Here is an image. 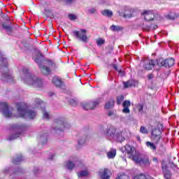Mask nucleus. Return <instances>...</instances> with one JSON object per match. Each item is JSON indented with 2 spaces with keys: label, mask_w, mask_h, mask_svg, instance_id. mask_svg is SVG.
<instances>
[{
  "label": "nucleus",
  "mask_w": 179,
  "mask_h": 179,
  "mask_svg": "<svg viewBox=\"0 0 179 179\" xmlns=\"http://www.w3.org/2000/svg\"><path fill=\"white\" fill-rule=\"evenodd\" d=\"M125 150L127 152L129 159L133 160L136 164H140V166H150V162L149 161V157H142V155L136 152L135 147L131 146L129 145H125Z\"/></svg>",
  "instance_id": "2"
},
{
  "label": "nucleus",
  "mask_w": 179,
  "mask_h": 179,
  "mask_svg": "<svg viewBox=\"0 0 179 179\" xmlns=\"http://www.w3.org/2000/svg\"><path fill=\"white\" fill-rule=\"evenodd\" d=\"M137 110H138L140 113H143V105H142V104H138V105H137Z\"/></svg>",
  "instance_id": "40"
},
{
  "label": "nucleus",
  "mask_w": 179,
  "mask_h": 179,
  "mask_svg": "<svg viewBox=\"0 0 179 179\" xmlns=\"http://www.w3.org/2000/svg\"><path fill=\"white\" fill-rule=\"evenodd\" d=\"M162 170L164 174V178L166 179H171V172L169 170H167V166H162Z\"/></svg>",
  "instance_id": "17"
},
{
  "label": "nucleus",
  "mask_w": 179,
  "mask_h": 179,
  "mask_svg": "<svg viewBox=\"0 0 179 179\" xmlns=\"http://www.w3.org/2000/svg\"><path fill=\"white\" fill-rule=\"evenodd\" d=\"M97 106H99L98 101L87 102L83 104V108L84 110H93Z\"/></svg>",
  "instance_id": "13"
},
{
  "label": "nucleus",
  "mask_w": 179,
  "mask_h": 179,
  "mask_svg": "<svg viewBox=\"0 0 179 179\" xmlns=\"http://www.w3.org/2000/svg\"><path fill=\"white\" fill-rule=\"evenodd\" d=\"M0 61L1 62V66L0 68V71L1 72V79L6 82H11L12 79H13V76L9 72V69H8V60L6 58L3 57V56L0 53Z\"/></svg>",
  "instance_id": "5"
},
{
  "label": "nucleus",
  "mask_w": 179,
  "mask_h": 179,
  "mask_svg": "<svg viewBox=\"0 0 179 179\" xmlns=\"http://www.w3.org/2000/svg\"><path fill=\"white\" fill-rule=\"evenodd\" d=\"M152 162H155V164H157L159 163V160H157V158L154 157L152 159Z\"/></svg>",
  "instance_id": "45"
},
{
  "label": "nucleus",
  "mask_w": 179,
  "mask_h": 179,
  "mask_svg": "<svg viewBox=\"0 0 179 179\" xmlns=\"http://www.w3.org/2000/svg\"><path fill=\"white\" fill-rule=\"evenodd\" d=\"M13 128H17V129H20V127L14 125Z\"/></svg>",
  "instance_id": "49"
},
{
  "label": "nucleus",
  "mask_w": 179,
  "mask_h": 179,
  "mask_svg": "<svg viewBox=\"0 0 179 179\" xmlns=\"http://www.w3.org/2000/svg\"><path fill=\"white\" fill-rule=\"evenodd\" d=\"M162 131H163V124L159 123L157 128L152 130L151 139L156 145L160 142L162 139Z\"/></svg>",
  "instance_id": "7"
},
{
  "label": "nucleus",
  "mask_w": 179,
  "mask_h": 179,
  "mask_svg": "<svg viewBox=\"0 0 179 179\" xmlns=\"http://www.w3.org/2000/svg\"><path fill=\"white\" fill-rule=\"evenodd\" d=\"M21 79L24 80V83H27L33 87H43V80L36 76H31L29 75V69H22V75L21 76Z\"/></svg>",
  "instance_id": "4"
},
{
  "label": "nucleus",
  "mask_w": 179,
  "mask_h": 179,
  "mask_svg": "<svg viewBox=\"0 0 179 179\" xmlns=\"http://www.w3.org/2000/svg\"><path fill=\"white\" fill-rule=\"evenodd\" d=\"M108 117H112V118H114L115 117V113L113 110H110L108 113Z\"/></svg>",
  "instance_id": "42"
},
{
  "label": "nucleus",
  "mask_w": 179,
  "mask_h": 179,
  "mask_svg": "<svg viewBox=\"0 0 179 179\" xmlns=\"http://www.w3.org/2000/svg\"><path fill=\"white\" fill-rule=\"evenodd\" d=\"M117 155V150L115 149H111L107 152V157L108 159H114Z\"/></svg>",
  "instance_id": "19"
},
{
  "label": "nucleus",
  "mask_w": 179,
  "mask_h": 179,
  "mask_svg": "<svg viewBox=\"0 0 179 179\" xmlns=\"http://www.w3.org/2000/svg\"><path fill=\"white\" fill-rule=\"evenodd\" d=\"M145 144L146 146H148V148H150L152 150H156V145H155L153 143L150 141H147Z\"/></svg>",
  "instance_id": "32"
},
{
  "label": "nucleus",
  "mask_w": 179,
  "mask_h": 179,
  "mask_svg": "<svg viewBox=\"0 0 179 179\" xmlns=\"http://www.w3.org/2000/svg\"><path fill=\"white\" fill-rule=\"evenodd\" d=\"M155 65H156V62L153 60H145L144 62V68L145 69H148V71H150V69H153L155 68Z\"/></svg>",
  "instance_id": "14"
},
{
  "label": "nucleus",
  "mask_w": 179,
  "mask_h": 179,
  "mask_svg": "<svg viewBox=\"0 0 179 179\" xmlns=\"http://www.w3.org/2000/svg\"><path fill=\"white\" fill-rule=\"evenodd\" d=\"M124 96L123 95H120L117 97V104L120 105L121 103L124 101Z\"/></svg>",
  "instance_id": "34"
},
{
  "label": "nucleus",
  "mask_w": 179,
  "mask_h": 179,
  "mask_svg": "<svg viewBox=\"0 0 179 179\" xmlns=\"http://www.w3.org/2000/svg\"><path fill=\"white\" fill-rule=\"evenodd\" d=\"M124 17L126 19H129V17H132V12L129 10H126L124 14Z\"/></svg>",
  "instance_id": "33"
},
{
  "label": "nucleus",
  "mask_w": 179,
  "mask_h": 179,
  "mask_svg": "<svg viewBox=\"0 0 179 179\" xmlns=\"http://www.w3.org/2000/svg\"><path fill=\"white\" fill-rule=\"evenodd\" d=\"M20 134L17 133V134H14L8 138V141H13V139H17V138H19V136Z\"/></svg>",
  "instance_id": "37"
},
{
  "label": "nucleus",
  "mask_w": 179,
  "mask_h": 179,
  "mask_svg": "<svg viewBox=\"0 0 179 179\" xmlns=\"http://www.w3.org/2000/svg\"><path fill=\"white\" fill-rule=\"evenodd\" d=\"M43 58V55L41 53H38V57L34 58V61L36 64H38L41 68V71L43 75H50L51 73V69L55 66V64L52 61H46L44 63V65L41 66L40 64H41V59Z\"/></svg>",
  "instance_id": "6"
},
{
  "label": "nucleus",
  "mask_w": 179,
  "mask_h": 179,
  "mask_svg": "<svg viewBox=\"0 0 179 179\" xmlns=\"http://www.w3.org/2000/svg\"><path fill=\"white\" fill-rule=\"evenodd\" d=\"M96 12H97V10L94 8H91L88 10V13H90L91 15L96 13Z\"/></svg>",
  "instance_id": "41"
},
{
  "label": "nucleus",
  "mask_w": 179,
  "mask_h": 179,
  "mask_svg": "<svg viewBox=\"0 0 179 179\" xmlns=\"http://www.w3.org/2000/svg\"><path fill=\"white\" fill-rule=\"evenodd\" d=\"M87 141H89V137L84 136L78 141V145L82 146V145H85Z\"/></svg>",
  "instance_id": "26"
},
{
  "label": "nucleus",
  "mask_w": 179,
  "mask_h": 179,
  "mask_svg": "<svg viewBox=\"0 0 179 179\" xmlns=\"http://www.w3.org/2000/svg\"><path fill=\"white\" fill-rule=\"evenodd\" d=\"M99 176L101 179H110V177H111V171L108 169H101L99 172Z\"/></svg>",
  "instance_id": "12"
},
{
  "label": "nucleus",
  "mask_w": 179,
  "mask_h": 179,
  "mask_svg": "<svg viewBox=\"0 0 179 179\" xmlns=\"http://www.w3.org/2000/svg\"><path fill=\"white\" fill-rule=\"evenodd\" d=\"M3 28L5 29L8 34H10L12 32V25L8 24L6 23L3 24Z\"/></svg>",
  "instance_id": "22"
},
{
  "label": "nucleus",
  "mask_w": 179,
  "mask_h": 179,
  "mask_svg": "<svg viewBox=\"0 0 179 179\" xmlns=\"http://www.w3.org/2000/svg\"><path fill=\"white\" fill-rule=\"evenodd\" d=\"M148 79L150 80V79H153V74H150L148 76Z\"/></svg>",
  "instance_id": "47"
},
{
  "label": "nucleus",
  "mask_w": 179,
  "mask_h": 179,
  "mask_svg": "<svg viewBox=\"0 0 179 179\" xmlns=\"http://www.w3.org/2000/svg\"><path fill=\"white\" fill-rule=\"evenodd\" d=\"M104 134L110 139H116L118 142H124L128 135V131L125 129H115L113 126H108Z\"/></svg>",
  "instance_id": "3"
},
{
  "label": "nucleus",
  "mask_w": 179,
  "mask_h": 179,
  "mask_svg": "<svg viewBox=\"0 0 179 179\" xmlns=\"http://www.w3.org/2000/svg\"><path fill=\"white\" fill-rule=\"evenodd\" d=\"M10 171V169L9 168H6L3 170V173L6 174V173H9Z\"/></svg>",
  "instance_id": "44"
},
{
  "label": "nucleus",
  "mask_w": 179,
  "mask_h": 179,
  "mask_svg": "<svg viewBox=\"0 0 179 179\" xmlns=\"http://www.w3.org/2000/svg\"><path fill=\"white\" fill-rule=\"evenodd\" d=\"M138 85V81L134 80H130L126 83H124V86L127 89L128 87H134Z\"/></svg>",
  "instance_id": "16"
},
{
  "label": "nucleus",
  "mask_w": 179,
  "mask_h": 179,
  "mask_svg": "<svg viewBox=\"0 0 179 179\" xmlns=\"http://www.w3.org/2000/svg\"><path fill=\"white\" fill-rule=\"evenodd\" d=\"M104 43H106V41H104V39H103V38H99L96 41V43L98 45H103V44H104Z\"/></svg>",
  "instance_id": "36"
},
{
  "label": "nucleus",
  "mask_w": 179,
  "mask_h": 179,
  "mask_svg": "<svg viewBox=\"0 0 179 179\" xmlns=\"http://www.w3.org/2000/svg\"><path fill=\"white\" fill-rule=\"evenodd\" d=\"M103 16H106L107 17H111L113 16V11L109 10H104L101 12Z\"/></svg>",
  "instance_id": "23"
},
{
  "label": "nucleus",
  "mask_w": 179,
  "mask_h": 179,
  "mask_svg": "<svg viewBox=\"0 0 179 179\" xmlns=\"http://www.w3.org/2000/svg\"><path fill=\"white\" fill-rule=\"evenodd\" d=\"M174 59L171 58V59H165V66L167 68H170V66H173L174 65Z\"/></svg>",
  "instance_id": "20"
},
{
  "label": "nucleus",
  "mask_w": 179,
  "mask_h": 179,
  "mask_svg": "<svg viewBox=\"0 0 179 179\" xmlns=\"http://www.w3.org/2000/svg\"><path fill=\"white\" fill-rule=\"evenodd\" d=\"M116 179H129V176L125 175V174H119L117 175V177Z\"/></svg>",
  "instance_id": "35"
},
{
  "label": "nucleus",
  "mask_w": 179,
  "mask_h": 179,
  "mask_svg": "<svg viewBox=\"0 0 179 179\" xmlns=\"http://www.w3.org/2000/svg\"><path fill=\"white\" fill-rule=\"evenodd\" d=\"M122 106L124 107L122 113H124L125 114H129V107H131V102L129 101H124L122 103Z\"/></svg>",
  "instance_id": "15"
},
{
  "label": "nucleus",
  "mask_w": 179,
  "mask_h": 179,
  "mask_svg": "<svg viewBox=\"0 0 179 179\" xmlns=\"http://www.w3.org/2000/svg\"><path fill=\"white\" fill-rule=\"evenodd\" d=\"M157 65L158 66H166V59L163 58H159L157 59Z\"/></svg>",
  "instance_id": "24"
},
{
  "label": "nucleus",
  "mask_w": 179,
  "mask_h": 179,
  "mask_svg": "<svg viewBox=\"0 0 179 179\" xmlns=\"http://www.w3.org/2000/svg\"><path fill=\"white\" fill-rule=\"evenodd\" d=\"M87 107H90L89 106H87Z\"/></svg>",
  "instance_id": "53"
},
{
  "label": "nucleus",
  "mask_w": 179,
  "mask_h": 179,
  "mask_svg": "<svg viewBox=\"0 0 179 179\" xmlns=\"http://www.w3.org/2000/svg\"><path fill=\"white\" fill-rule=\"evenodd\" d=\"M113 68H114V69H115V71H117V72L121 73V70H118V67H117L116 65H114Z\"/></svg>",
  "instance_id": "46"
},
{
  "label": "nucleus",
  "mask_w": 179,
  "mask_h": 179,
  "mask_svg": "<svg viewBox=\"0 0 179 179\" xmlns=\"http://www.w3.org/2000/svg\"><path fill=\"white\" fill-rule=\"evenodd\" d=\"M114 99H110L109 101L106 102L105 104V108H112V107H114Z\"/></svg>",
  "instance_id": "25"
},
{
  "label": "nucleus",
  "mask_w": 179,
  "mask_h": 179,
  "mask_svg": "<svg viewBox=\"0 0 179 179\" xmlns=\"http://www.w3.org/2000/svg\"><path fill=\"white\" fill-rule=\"evenodd\" d=\"M133 179H153V178H149L143 174L136 176Z\"/></svg>",
  "instance_id": "31"
},
{
  "label": "nucleus",
  "mask_w": 179,
  "mask_h": 179,
  "mask_svg": "<svg viewBox=\"0 0 179 179\" xmlns=\"http://www.w3.org/2000/svg\"><path fill=\"white\" fill-rule=\"evenodd\" d=\"M22 160H23V157H22L21 155H19L16 158H13V163L14 164H19V163H20V162H22Z\"/></svg>",
  "instance_id": "28"
},
{
  "label": "nucleus",
  "mask_w": 179,
  "mask_h": 179,
  "mask_svg": "<svg viewBox=\"0 0 179 179\" xmlns=\"http://www.w3.org/2000/svg\"><path fill=\"white\" fill-rule=\"evenodd\" d=\"M140 132H141V134H148V129H146V127L143 126H141L140 129Z\"/></svg>",
  "instance_id": "38"
},
{
  "label": "nucleus",
  "mask_w": 179,
  "mask_h": 179,
  "mask_svg": "<svg viewBox=\"0 0 179 179\" xmlns=\"http://www.w3.org/2000/svg\"><path fill=\"white\" fill-rule=\"evenodd\" d=\"M141 15L144 16L145 20L147 22H150V20H157L160 22L162 20V16H160L159 14L155 15V13H153V10H144Z\"/></svg>",
  "instance_id": "8"
},
{
  "label": "nucleus",
  "mask_w": 179,
  "mask_h": 179,
  "mask_svg": "<svg viewBox=\"0 0 179 179\" xmlns=\"http://www.w3.org/2000/svg\"><path fill=\"white\" fill-rule=\"evenodd\" d=\"M17 114L13 115L9 110V106L6 102L0 103V112L6 118H13V117H20L21 118H26L27 120H33L37 115L36 111L32 110H27V105L24 103H20L17 104Z\"/></svg>",
  "instance_id": "1"
},
{
  "label": "nucleus",
  "mask_w": 179,
  "mask_h": 179,
  "mask_svg": "<svg viewBox=\"0 0 179 179\" xmlns=\"http://www.w3.org/2000/svg\"><path fill=\"white\" fill-rule=\"evenodd\" d=\"M73 103H75V100H73V99H70V103H71V104H73Z\"/></svg>",
  "instance_id": "48"
},
{
  "label": "nucleus",
  "mask_w": 179,
  "mask_h": 179,
  "mask_svg": "<svg viewBox=\"0 0 179 179\" xmlns=\"http://www.w3.org/2000/svg\"><path fill=\"white\" fill-rule=\"evenodd\" d=\"M69 19H70V20H76V19H78V17L76 15L69 14Z\"/></svg>",
  "instance_id": "39"
},
{
  "label": "nucleus",
  "mask_w": 179,
  "mask_h": 179,
  "mask_svg": "<svg viewBox=\"0 0 179 179\" xmlns=\"http://www.w3.org/2000/svg\"><path fill=\"white\" fill-rule=\"evenodd\" d=\"M50 159H52V157H50Z\"/></svg>",
  "instance_id": "52"
},
{
  "label": "nucleus",
  "mask_w": 179,
  "mask_h": 179,
  "mask_svg": "<svg viewBox=\"0 0 179 179\" xmlns=\"http://www.w3.org/2000/svg\"><path fill=\"white\" fill-rule=\"evenodd\" d=\"M136 139H137L139 142H141V137H140L139 136H136Z\"/></svg>",
  "instance_id": "50"
},
{
  "label": "nucleus",
  "mask_w": 179,
  "mask_h": 179,
  "mask_svg": "<svg viewBox=\"0 0 179 179\" xmlns=\"http://www.w3.org/2000/svg\"><path fill=\"white\" fill-rule=\"evenodd\" d=\"M65 166L66 167V169H68V170H72V169H73V167H75V164H73L71 161H69V162H66Z\"/></svg>",
  "instance_id": "29"
},
{
  "label": "nucleus",
  "mask_w": 179,
  "mask_h": 179,
  "mask_svg": "<svg viewBox=\"0 0 179 179\" xmlns=\"http://www.w3.org/2000/svg\"><path fill=\"white\" fill-rule=\"evenodd\" d=\"M87 176H89V171H81L78 173V178H80V177H86Z\"/></svg>",
  "instance_id": "30"
},
{
  "label": "nucleus",
  "mask_w": 179,
  "mask_h": 179,
  "mask_svg": "<svg viewBox=\"0 0 179 179\" xmlns=\"http://www.w3.org/2000/svg\"><path fill=\"white\" fill-rule=\"evenodd\" d=\"M74 1L75 0H64V2L66 3V5H71L73 3Z\"/></svg>",
  "instance_id": "43"
},
{
  "label": "nucleus",
  "mask_w": 179,
  "mask_h": 179,
  "mask_svg": "<svg viewBox=\"0 0 179 179\" xmlns=\"http://www.w3.org/2000/svg\"><path fill=\"white\" fill-rule=\"evenodd\" d=\"M122 29H123L122 27H120V26L112 25L110 27V30L112 31H121V30Z\"/></svg>",
  "instance_id": "27"
},
{
  "label": "nucleus",
  "mask_w": 179,
  "mask_h": 179,
  "mask_svg": "<svg viewBox=\"0 0 179 179\" xmlns=\"http://www.w3.org/2000/svg\"><path fill=\"white\" fill-rule=\"evenodd\" d=\"M153 29H154V30H156V29H157V25H155V26L153 27Z\"/></svg>",
  "instance_id": "51"
},
{
  "label": "nucleus",
  "mask_w": 179,
  "mask_h": 179,
  "mask_svg": "<svg viewBox=\"0 0 179 179\" xmlns=\"http://www.w3.org/2000/svg\"><path fill=\"white\" fill-rule=\"evenodd\" d=\"M52 83L56 86V87H60L61 85H62V81L59 77H54L52 79Z\"/></svg>",
  "instance_id": "18"
},
{
  "label": "nucleus",
  "mask_w": 179,
  "mask_h": 179,
  "mask_svg": "<svg viewBox=\"0 0 179 179\" xmlns=\"http://www.w3.org/2000/svg\"><path fill=\"white\" fill-rule=\"evenodd\" d=\"M86 33H87V30L81 29L79 31H74L73 34L76 38L83 41V43H87V41H89V38H87Z\"/></svg>",
  "instance_id": "10"
},
{
  "label": "nucleus",
  "mask_w": 179,
  "mask_h": 179,
  "mask_svg": "<svg viewBox=\"0 0 179 179\" xmlns=\"http://www.w3.org/2000/svg\"><path fill=\"white\" fill-rule=\"evenodd\" d=\"M37 107H41L43 120H48L51 118V115L45 110V108H44V103H43V101L39 99H35V108Z\"/></svg>",
  "instance_id": "9"
},
{
  "label": "nucleus",
  "mask_w": 179,
  "mask_h": 179,
  "mask_svg": "<svg viewBox=\"0 0 179 179\" xmlns=\"http://www.w3.org/2000/svg\"><path fill=\"white\" fill-rule=\"evenodd\" d=\"M55 127L56 128L55 129L56 131H64L65 128H69L70 125L64 122V119H56L54 123Z\"/></svg>",
  "instance_id": "11"
},
{
  "label": "nucleus",
  "mask_w": 179,
  "mask_h": 179,
  "mask_svg": "<svg viewBox=\"0 0 179 179\" xmlns=\"http://www.w3.org/2000/svg\"><path fill=\"white\" fill-rule=\"evenodd\" d=\"M166 17L167 19L174 20V19H177V17H178V14L174 12H171L169 14H168Z\"/></svg>",
  "instance_id": "21"
}]
</instances>
